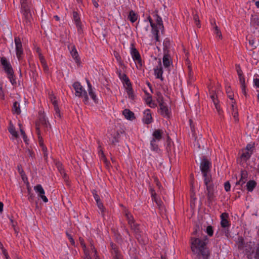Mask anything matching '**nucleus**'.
<instances>
[{"instance_id":"1","label":"nucleus","mask_w":259,"mask_h":259,"mask_svg":"<svg viewBox=\"0 0 259 259\" xmlns=\"http://www.w3.org/2000/svg\"><path fill=\"white\" fill-rule=\"evenodd\" d=\"M191 250L198 259H208L210 252L206 242L198 238H191Z\"/></svg>"},{"instance_id":"2","label":"nucleus","mask_w":259,"mask_h":259,"mask_svg":"<svg viewBox=\"0 0 259 259\" xmlns=\"http://www.w3.org/2000/svg\"><path fill=\"white\" fill-rule=\"evenodd\" d=\"M236 244H237L238 249L245 250L248 259H252V255L254 253V250L252 247L251 241L245 243L243 237L239 236Z\"/></svg>"},{"instance_id":"3","label":"nucleus","mask_w":259,"mask_h":259,"mask_svg":"<svg viewBox=\"0 0 259 259\" xmlns=\"http://www.w3.org/2000/svg\"><path fill=\"white\" fill-rule=\"evenodd\" d=\"M1 63L3 67L4 70L7 74L8 77L10 79L11 83L13 85L16 84V81L15 78L14 71L10 63L5 57L1 58Z\"/></svg>"},{"instance_id":"4","label":"nucleus","mask_w":259,"mask_h":259,"mask_svg":"<svg viewBox=\"0 0 259 259\" xmlns=\"http://www.w3.org/2000/svg\"><path fill=\"white\" fill-rule=\"evenodd\" d=\"M38 120L36 122V130L37 135H39V126L41 124L44 127H48V125H50L49 121L46 118V116L44 114L39 113Z\"/></svg>"},{"instance_id":"5","label":"nucleus","mask_w":259,"mask_h":259,"mask_svg":"<svg viewBox=\"0 0 259 259\" xmlns=\"http://www.w3.org/2000/svg\"><path fill=\"white\" fill-rule=\"evenodd\" d=\"M210 162L205 157H203L200 165V169L203 174V176H205L206 173H208L210 171Z\"/></svg>"},{"instance_id":"6","label":"nucleus","mask_w":259,"mask_h":259,"mask_svg":"<svg viewBox=\"0 0 259 259\" xmlns=\"http://www.w3.org/2000/svg\"><path fill=\"white\" fill-rule=\"evenodd\" d=\"M14 41L16 45V55L18 60H20L21 59V55L23 54V50L20 38L15 37Z\"/></svg>"},{"instance_id":"7","label":"nucleus","mask_w":259,"mask_h":259,"mask_svg":"<svg viewBox=\"0 0 259 259\" xmlns=\"http://www.w3.org/2000/svg\"><path fill=\"white\" fill-rule=\"evenodd\" d=\"M49 99L51 100L53 105H54V110L55 111L56 115L58 117L60 118L61 117L60 110L59 109V106L58 105V102H57V100H56V96H54L53 92L49 93Z\"/></svg>"},{"instance_id":"8","label":"nucleus","mask_w":259,"mask_h":259,"mask_svg":"<svg viewBox=\"0 0 259 259\" xmlns=\"http://www.w3.org/2000/svg\"><path fill=\"white\" fill-rule=\"evenodd\" d=\"M131 48V55L132 56L133 59L135 61H137L138 64L140 66H142V59L141 57V55L139 52V51L135 48L133 44L132 45Z\"/></svg>"},{"instance_id":"9","label":"nucleus","mask_w":259,"mask_h":259,"mask_svg":"<svg viewBox=\"0 0 259 259\" xmlns=\"http://www.w3.org/2000/svg\"><path fill=\"white\" fill-rule=\"evenodd\" d=\"M160 107V113L161 115L164 117L169 118L170 114V110L168 109L166 104L164 102H162L159 104Z\"/></svg>"},{"instance_id":"10","label":"nucleus","mask_w":259,"mask_h":259,"mask_svg":"<svg viewBox=\"0 0 259 259\" xmlns=\"http://www.w3.org/2000/svg\"><path fill=\"white\" fill-rule=\"evenodd\" d=\"M34 189L36 192L38 193L39 197H40L45 202L48 201L47 197L45 195V192L41 185H37L34 187Z\"/></svg>"},{"instance_id":"11","label":"nucleus","mask_w":259,"mask_h":259,"mask_svg":"<svg viewBox=\"0 0 259 259\" xmlns=\"http://www.w3.org/2000/svg\"><path fill=\"white\" fill-rule=\"evenodd\" d=\"M229 214L227 212H223L221 215V225L222 228L228 227L230 226V222L228 221Z\"/></svg>"},{"instance_id":"12","label":"nucleus","mask_w":259,"mask_h":259,"mask_svg":"<svg viewBox=\"0 0 259 259\" xmlns=\"http://www.w3.org/2000/svg\"><path fill=\"white\" fill-rule=\"evenodd\" d=\"M130 227L131 230H132L135 233V237L140 241L141 238V234L139 225L135 222L131 225Z\"/></svg>"},{"instance_id":"13","label":"nucleus","mask_w":259,"mask_h":259,"mask_svg":"<svg viewBox=\"0 0 259 259\" xmlns=\"http://www.w3.org/2000/svg\"><path fill=\"white\" fill-rule=\"evenodd\" d=\"M73 87L75 91V96L79 97H81L84 90L80 83L77 81L75 82L73 84Z\"/></svg>"},{"instance_id":"14","label":"nucleus","mask_w":259,"mask_h":259,"mask_svg":"<svg viewBox=\"0 0 259 259\" xmlns=\"http://www.w3.org/2000/svg\"><path fill=\"white\" fill-rule=\"evenodd\" d=\"M252 152L242 150V153L240 158L237 159V162L241 164L242 160L245 162L247 161L250 158Z\"/></svg>"},{"instance_id":"15","label":"nucleus","mask_w":259,"mask_h":259,"mask_svg":"<svg viewBox=\"0 0 259 259\" xmlns=\"http://www.w3.org/2000/svg\"><path fill=\"white\" fill-rule=\"evenodd\" d=\"M159 67H157L156 68H154V74L156 76V77L157 78L160 79L161 80H163V78L162 77V74H163V70L162 67L161 65V60H159Z\"/></svg>"},{"instance_id":"16","label":"nucleus","mask_w":259,"mask_h":259,"mask_svg":"<svg viewBox=\"0 0 259 259\" xmlns=\"http://www.w3.org/2000/svg\"><path fill=\"white\" fill-rule=\"evenodd\" d=\"M248 177L247 171L245 170H241V178L238 181H237L236 185H241V186L245 183L247 181Z\"/></svg>"},{"instance_id":"17","label":"nucleus","mask_w":259,"mask_h":259,"mask_svg":"<svg viewBox=\"0 0 259 259\" xmlns=\"http://www.w3.org/2000/svg\"><path fill=\"white\" fill-rule=\"evenodd\" d=\"M144 113V116L143 118V122L147 124L151 123L152 122V117L150 112V110L146 109Z\"/></svg>"},{"instance_id":"18","label":"nucleus","mask_w":259,"mask_h":259,"mask_svg":"<svg viewBox=\"0 0 259 259\" xmlns=\"http://www.w3.org/2000/svg\"><path fill=\"white\" fill-rule=\"evenodd\" d=\"M71 50L70 51V52L72 58L75 60V61L76 63H80V59L75 46L74 45H72L71 47Z\"/></svg>"},{"instance_id":"19","label":"nucleus","mask_w":259,"mask_h":259,"mask_svg":"<svg viewBox=\"0 0 259 259\" xmlns=\"http://www.w3.org/2000/svg\"><path fill=\"white\" fill-rule=\"evenodd\" d=\"M87 83L89 88L88 91L90 96L96 104L98 103V98H97L95 93L93 92L92 85L89 80H87Z\"/></svg>"},{"instance_id":"20","label":"nucleus","mask_w":259,"mask_h":259,"mask_svg":"<svg viewBox=\"0 0 259 259\" xmlns=\"http://www.w3.org/2000/svg\"><path fill=\"white\" fill-rule=\"evenodd\" d=\"M122 114L125 118L128 120H133L136 118L134 112L128 109H125L122 111Z\"/></svg>"},{"instance_id":"21","label":"nucleus","mask_w":259,"mask_h":259,"mask_svg":"<svg viewBox=\"0 0 259 259\" xmlns=\"http://www.w3.org/2000/svg\"><path fill=\"white\" fill-rule=\"evenodd\" d=\"M162 134L163 131L162 130H155L152 134L153 137L152 139L159 141L162 139Z\"/></svg>"},{"instance_id":"22","label":"nucleus","mask_w":259,"mask_h":259,"mask_svg":"<svg viewBox=\"0 0 259 259\" xmlns=\"http://www.w3.org/2000/svg\"><path fill=\"white\" fill-rule=\"evenodd\" d=\"M172 63L171 60L170 59V56L168 54H164L163 57V64L165 68L170 66Z\"/></svg>"},{"instance_id":"23","label":"nucleus","mask_w":259,"mask_h":259,"mask_svg":"<svg viewBox=\"0 0 259 259\" xmlns=\"http://www.w3.org/2000/svg\"><path fill=\"white\" fill-rule=\"evenodd\" d=\"M73 17L74 19V20L75 21V23L76 24V25L77 27L78 28H81V22H80V19L79 16V14L76 11H73Z\"/></svg>"},{"instance_id":"24","label":"nucleus","mask_w":259,"mask_h":259,"mask_svg":"<svg viewBox=\"0 0 259 259\" xmlns=\"http://www.w3.org/2000/svg\"><path fill=\"white\" fill-rule=\"evenodd\" d=\"M257 184L256 182L254 180H249L246 184V189L249 191L251 192L253 191L254 188L256 187Z\"/></svg>"},{"instance_id":"25","label":"nucleus","mask_w":259,"mask_h":259,"mask_svg":"<svg viewBox=\"0 0 259 259\" xmlns=\"http://www.w3.org/2000/svg\"><path fill=\"white\" fill-rule=\"evenodd\" d=\"M9 132L13 135L15 138H17L18 137V134L17 132L16 131L15 127L12 124L11 121L10 123V126L8 128Z\"/></svg>"},{"instance_id":"26","label":"nucleus","mask_w":259,"mask_h":259,"mask_svg":"<svg viewBox=\"0 0 259 259\" xmlns=\"http://www.w3.org/2000/svg\"><path fill=\"white\" fill-rule=\"evenodd\" d=\"M12 111L14 113L19 115L21 113V109L19 103L17 102H15L13 104Z\"/></svg>"},{"instance_id":"27","label":"nucleus","mask_w":259,"mask_h":259,"mask_svg":"<svg viewBox=\"0 0 259 259\" xmlns=\"http://www.w3.org/2000/svg\"><path fill=\"white\" fill-rule=\"evenodd\" d=\"M128 19L131 22L134 23L137 20V15L133 10H131L129 13Z\"/></svg>"},{"instance_id":"28","label":"nucleus","mask_w":259,"mask_h":259,"mask_svg":"<svg viewBox=\"0 0 259 259\" xmlns=\"http://www.w3.org/2000/svg\"><path fill=\"white\" fill-rule=\"evenodd\" d=\"M154 16L156 17V22L157 24L159 25V28L163 29L164 26L161 18L157 13L155 14Z\"/></svg>"},{"instance_id":"29","label":"nucleus","mask_w":259,"mask_h":259,"mask_svg":"<svg viewBox=\"0 0 259 259\" xmlns=\"http://www.w3.org/2000/svg\"><path fill=\"white\" fill-rule=\"evenodd\" d=\"M110 245L111 249L112 250V253L113 254V256L114 255L120 254V253L118 252V248L116 244L111 242H110Z\"/></svg>"},{"instance_id":"30","label":"nucleus","mask_w":259,"mask_h":259,"mask_svg":"<svg viewBox=\"0 0 259 259\" xmlns=\"http://www.w3.org/2000/svg\"><path fill=\"white\" fill-rule=\"evenodd\" d=\"M125 217L128 221V224L130 225L135 223V220L133 215L127 211L125 212Z\"/></svg>"},{"instance_id":"31","label":"nucleus","mask_w":259,"mask_h":259,"mask_svg":"<svg viewBox=\"0 0 259 259\" xmlns=\"http://www.w3.org/2000/svg\"><path fill=\"white\" fill-rule=\"evenodd\" d=\"M124 77L125 78V82L124 83L126 85V87L125 88L126 91H128V90H133L132 85L128 77H125V76H124Z\"/></svg>"},{"instance_id":"32","label":"nucleus","mask_w":259,"mask_h":259,"mask_svg":"<svg viewBox=\"0 0 259 259\" xmlns=\"http://www.w3.org/2000/svg\"><path fill=\"white\" fill-rule=\"evenodd\" d=\"M138 25H139L141 27V29L144 31H146L148 30L149 28V25L148 23L145 21L144 22L139 23V21L138 23Z\"/></svg>"},{"instance_id":"33","label":"nucleus","mask_w":259,"mask_h":259,"mask_svg":"<svg viewBox=\"0 0 259 259\" xmlns=\"http://www.w3.org/2000/svg\"><path fill=\"white\" fill-rule=\"evenodd\" d=\"M120 134L117 132L113 137V139L111 141V144L113 145H116V143L119 142Z\"/></svg>"},{"instance_id":"34","label":"nucleus","mask_w":259,"mask_h":259,"mask_svg":"<svg viewBox=\"0 0 259 259\" xmlns=\"http://www.w3.org/2000/svg\"><path fill=\"white\" fill-rule=\"evenodd\" d=\"M207 200L209 203H211L214 200V192H207Z\"/></svg>"},{"instance_id":"35","label":"nucleus","mask_w":259,"mask_h":259,"mask_svg":"<svg viewBox=\"0 0 259 259\" xmlns=\"http://www.w3.org/2000/svg\"><path fill=\"white\" fill-rule=\"evenodd\" d=\"M55 165L60 174L65 171L62 163L60 161H56Z\"/></svg>"},{"instance_id":"36","label":"nucleus","mask_w":259,"mask_h":259,"mask_svg":"<svg viewBox=\"0 0 259 259\" xmlns=\"http://www.w3.org/2000/svg\"><path fill=\"white\" fill-rule=\"evenodd\" d=\"M97 202V205L98 207V208H99V209H100L102 211V215L104 216V209H105V207L103 204V203H102L101 201V200H99V201H96Z\"/></svg>"},{"instance_id":"37","label":"nucleus","mask_w":259,"mask_h":259,"mask_svg":"<svg viewBox=\"0 0 259 259\" xmlns=\"http://www.w3.org/2000/svg\"><path fill=\"white\" fill-rule=\"evenodd\" d=\"M83 97V101L85 104H87L89 103V98L88 96L87 92L86 91L84 90L83 93L82 94V96Z\"/></svg>"},{"instance_id":"38","label":"nucleus","mask_w":259,"mask_h":259,"mask_svg":"<svg viewBox=\"0 0 259 259\" xmlns=\"http://www.w3.org/2000/svg\"><path fill=\"white\" fill-rule=\"evenodd\" d=\"M156 95H157V101L159 104H160L162 102H164L163 96L160 92H157Z\"/></svg>"},{"instance_id":"39","label":"nucleus","mask_w":259,"mask_h":259,"mask_svg":"<svg viewBox=\"0 0 259 259\" xmlns=\"http://www.w3.org/2000/svg\"><path fill=\"white\" fill-rule=\"evenodd\" d=\"M206 232L209 236H212L213 234V230L211 226H208L206 228Z\"/></svg>"},{"instance_id":"40","label":"nucleus","mask_w":259,"mask_h":259,"mask_svg":"<svg viewBox=\"0 0 259 259\" xmlns=\"http://www.w3.org/2000/svg\"><path fill=\"white\" fill-rule=\"evenodd\" d=\"M207 192H214V185L212 183L205 185Z\"/></svg>"},{"instance_id":"41","label":"nucleus","mask_w":259,"mask_h":259,"mask_svg":"<svg viewBox=\"0 0 259 259\" xmlns=\"http://www.w3.org/2000/svg\"><path fill=\"white\" fill-rule=\"evenodd\" d=\"M208 173H206L205 176H203L204 178V184L207 185V184L211 183V176H208Z\"/></svg>"},{"instance_id":"42","label":"nucleus","mask_w":259,"mask_h":259,"mask_svg":"<svg viewBox=\"0 0 259 259\" xmlns=\"http://www.w3.org/2000/svg\"><path fill=\"white\" fill-rule=\"evenodd\" d=\"M23 12V14L25 17L26 19H28L30 15V11L29 9H26L22 10Z\"/></svg>"},{"instance_id":"43","label":"nucleus","mask_w":259,"mask_h":259,"mask_svg":"<svg viewBox=\"0 0 259 259\" xmlns=\"http://www.w3.org/2000/svg\"><path fill=\"white\" fill-rule=\"evenodd\" d=\"M117 73L118 74L119 78L123 81V82L124 83L125 82L124 77V76H125V77H127V75L125 73H121V70H117Z\"/></svg>"},{"instance_id":"44","label":"nucleus","mask_w":259,"mask_h":259,"mask_svg":"<svg viewBox=\"0 0 259 259\" xmlns=\"http://www.w3.org/2000/svg\"><path fill=\"white\" fill-rule=\"evenodd\" d=\"M17 168H18V172H19V174L21 175V177H22V178L23 180H24V175H25V173H24V170L22 169V166H21V164H19L17 166Z\"/></svg>"},{"instance_id":"45","label":"nucleus","mask_w":259,"mask_h":259,"mask_svg":"<svg viewBox=\"0 0 259 259\" xmlns=\"http://www.w3.org/2000/svg\"><path fill=\"white\" fill-rule=\"evenodd\" d=\"M21 9L22 10L29 9L27 2H25L24 0H21Z\"/></svg>"},{"instance_id":"46","label":"nucleus","mask_w":259,"mask_h":259,"mask_svg":"<svg viewBox=\"0 0 259 259\" xmlns=\"http://www.w3.org/2000/svg\"><path fill=\"white\" fill-rule=\"evenodd\" d=\"M254 148V144H248L246 146L245 150L248 152H251L252 153Z\"/></svg>"},{"instance_id":"47","label":"nucleus","mask_w":259,"mask_h":259,"mask_svg":"<svg viewBox=\"0 0 259 259\" xmlns=\"http://www.w3.org/2000/svg\"><path fill=\"white\" fill-rule=\"evenodd\" d=\"M232 109H233V117L235 119V121H239V119H238V111L236 110V111H235L234 110V106L233 105H232Z\"/></svg>"},{"instance_id":"48","label":"nucleus","mask_w":259,"mask_h":259,"mask_svg":"<svg viewBox=\"0 0 259 259\" xmlns=\"http://www.w3.org/2000/svg\"><path fill=\"white\" fill-rule=\"evenodd\" d=\"M214 29L215 30V33L219 36L220 38H222V35L219 27L215 25L214 27Z\"/></svg>"},{"instance_id":"49","label":"nucleus","mask_w":259,"mask_h":259,"mask_svg":"<svg viewBox=\"0 0 259 259\" xmlns=\"http://www.w3.org/2000/svg\"><path fill=\"white\" fill-rule=\"evenodd\" d=\"M28 199L30 201H32L34 200V196L31 192V189L28 188Z\"/></svg>"},{"instance_id":"50","label":"nucleus","mask_w":259,"mask_h":259,"mask_svg":"<svg viewBox=\"0 0 259 259\" xmlns=\"http://www.w3.org/2000/svg\"><path fill=\"white\" fill-rule=\"evenodd\" d=\"M92 194L93 195V196H94L96 201L101 200L99 196L97 194V191L96 190H93L92 191Z\"/></svg>"},{"instance_id":"51","label":"nucleus","mask_w":259,"mask_h":259,"mask_svg":"<svg viewBox=\"0 0 259 259\" xmlns=\"http://www.w3.org/2000/svg\"><path fill=\"white\" fill-rule=\"evenodd\" d=\"M20 132H21V134L23 137V140L25 142L26 144H28L27 143V141H28V139H27V136L24 132V131L23 130V129H20Z\"/></svg>"},{"instance_id":"52","label":"nucleus","mask_w":259,"mask_h":259,"mask_svg":"<svg viewBox=\"0 0 259 259\" xmlns=\"http://www.w3.org/2000/svg\"><path fill=\"white\" fill-rule=\"evenodd\" d=\"M127 94L128 96V98L131 99L132 100L135 99V95L134 94V91L133 90H128V91H127Z\"/></svg>"},{"instance_id":"53","label":"nucleus","mask_w":259,"mask_h":259,"mask_svg":"<svg viewBox=\"0 0 259 259\" xmlns=\"http://www.w3.org/2000/svg\"><path fill=\"white\" fill-rule=\"evenodd\" d=\"M194 20L195 21V22H196V24L197 25V26L199 28L200 27V20L199 19V17L197 15H195L194 16Z\"/></svg>"},{"instance_id":"54","label":"nucleus","mask_w":259,"mask_h":259,"mask_svg":"<svg viewBox=\"0 0 259 259\" xmlns=\"http://www.w3.org/2000/svg\"><path fill=\"white\" fill-rule=\"evenodd\" d=\"M151 194V197H152V199L155 201L157 204L158 202L156 200V193L155 192V191L152 189H150Z\"/></svg>"},{"instance_id":"55","label":"nucleus","mask_w":259,"mask_h":259,"mask_svg":"<svg viewBox=\"0 0 259 259\" xmlns=\"http://www.w3.org/2000/svg\"><path fill=\"white\" fill-rule=\"evenodd\" d=\"M149 96L146 99V102L150 107H152L151 104L152 102V96L148 94Z\"/></svg>"},{"instance_id":"56","label":"nucleus","mask_w":259,"mask_h":259,"mask_svg":"<svg viewBox=\"0 0 259 259\" xmlns=\"http://www.w3.org/2000/svg\"><path fill=\"white\" fill-rule=\"evenodd\" d=\"M61 174L62 175L63 178L64 180V181L65 182L66 184L69 185V178L66 172L64 171V172H62Z\"/></svg>"},{"instance_id":"57","label":"nucleus","mask_w":259,"mask_h":259,"mask_svg":"<svg viewBox=\"0 0 259 259\" xmlns=\"http://www.w3.org/2000/svg\"><path fill=\"white\" fill-rule=\"evenodd\" d=\"M226 93L228 95V97L231 99V100H233V93L231 92V89L230 87H229L227 90H226Z\"/></svg>"},{"instance_id":"58","label":"nucleus","mask_w":259,"mask_h":259,"mask_svg":"<svg viewBox=\"0 0 259 259\" xmlns=\"http://www.w3.org/2000/svg\"><path fill=\"white\" fill-rule=\"evenodd\" d=\"M224 187L226 192H228L230 190L231 185L229 181H227L225 183Z\"/></svg>"},{"instance_id":"59","label":"nucleus","mask_w":259,"mask_h":259,"mask_svg":"<svg viewBox=\"0 0 259 259\" xmlns=\"http://www.w3.org/2000/svg\"><path fill=\"white\" fill-rule=\"evenodd\" d=\"M155 141L156 140L152 139L150 143L153 150H156L158 149V145L155 144Z\"/></svg>"},{"instance_id":"60","label":"nucleus","mask_w":259,"mask_h":259,"mask_svg":"<svg viewBox=\"0 0 259 259\" xmlns=\"http://www.w3.org/2000/svg\"><path fill=\"white\" fill-rule=\"evenodd\" d=\"M66 235L67 236L68 239H69L70 242H71V244L74 245L75 242H74V240H73L72 236L70 234H69L67 232H66Z\"/></svg>"},{"instance_id":"61","label":"nucleus","mask_w":259,"mask_h":259,"mask_svg":"<svg viewBox=\"0 0 259 259\" xmlns=\"http://www.w3.org/2000/svg\"><path fill=\"white\" fill-rule=\"evenodd\" d=\"M210 96V98L212 99L213 103H214V102H218V100L217 99V98H218L217 96L215 95V93L212 94Z\"/></svg>"},{"instance_id":"62","label":"nucleus","mask_w":259,"mask_h":259,"mask_svg":"<svg viewBox=\"0 0 259 259\" xmlns=\"http://www.w3.org/2000/svg\"><path fill=\"white\" fill-rule=\"evenodd\" d=\"M114 56L116 58V60L119 62L120 63L121 62V57L120 56L119 54L117 52L114 51Z\"/></svg>"},{"instance_id":"63","label":"nucleus","mask_w":259,"mask_h":259,"mask_svg":"<svg viewBox=\"0 0 259 259\" xmlns=\"http://www.w3.org/2000/svg\"><path fill=\"white\" fill-rule=\"evenodd\" d=\"M153 178L154 179V182L156 183V185L159 187V188H160V187H161V185L158 178L155 176H153Z\"/></svg>"},{"instance_id":"64","label":"nucleus","mask_w":259,"mask_h":259,"mask_svg":"<svg viewBox=\"0 0 259 259\" xmlns=\"http://www.w3.org/2000/svg\"><path fill=\"white\" fill-rule=\"evenodd\" d=\"M254 257V259H259V247L256 248Z\"/></svg>"}]
</instances>
